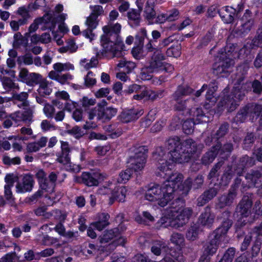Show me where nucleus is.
<instances>
[{
    "mask_svg": "<svg viewBox=\"0 0 262 262\" xmlns=\"http://www.w3.org/2000/svg\"><path fill=\"white\" fill-rule=\"evenodd\" d=\"M121 28V26L118 23L105 26L103 28L104 34L101 36V42L103 47L102 54L103 56L112 58L123 56L124 45L122 42H117Z\"/></svg>",
    "mask_w": 262,
    "mask_h": 262,
    "instance_id": "obj_1",
    "label": "nucleus"
},
{
    "mask_svg": "<svg viewBox=\"0 0 262 262\" xmlns=\"http://www.w3.org/2000/svg\"><path fill=\"white\" fill-rule=\"evenodd\" d=\"M154 159L158 163V169L164 172L166 167V171H169L174 166L173 163H182L188 162L191 157V155L184 146L181 147V149L172 150L171 152L166 154V150L163 147H158L153 154Z\"/></svg>",
    "mask_w": 262,
    "mask_h": 262,
    "instance_id": "obj_2",
    "label": "nucleus"
},
{
    "mask_svg": "<svg viewBox=\"0 0 262 262\" xmlns=\"http://www.w3.org/2000/svg\"><path fill=\"white\" fill-rule=\"evenodd\" d=\"M166 170V168L165 170ZM168 170L169 171L162 172L159 170L157 172L158 176L166 179V182L163 183L164 185H167L166 188L170 187L172 189V195L173 198L176 193L182 196L187 195L191 189V179L189 178L182 183L184 178L182 174L171 172V169Z\"/></svg>",
    "mask_w": 262,
    "mask_h": 262,
    "instance_id": "obj_3",
    "label": "nucleus"
},
{
    "mask_svg": "<svg viewBox=\"0 0 262 262\" xmlns=\"http://www.w3.org/2000/svg\"><path fill=\"white\" fill-rule=\"evenodd\" d=\"M167 185L163 184L161 186L153 184L149 186L145 194V198L151 202H157L161 207H164L171 201L173 198L172 195V189L166 187Z\"/></svg>",
    "mask_w": 262,
    "mask_h": 262,
    "instance_id": "obj_4",
    "label": "nucleus"
},
{
    "mask_svg": "<svg viewBox=\"0 0 262 262\" xmlns=\"http://www.w3.org/2000/svg\"><path fill=\"white\" fill-rule=\"evenodd\" d=\"M144 48L147 52L151 53L150 59L148 64H147L149 67V70L158 72L163 70L167 71L168 68L170 69H172V67H171L170 65L164 61L165 56L164 53L160 49L158 48L154 44V41L148 40V42L145 45Z\"/></svg>",
    "mask_w": 262,
    "mask_h": 262,
    "instance_id": "obj_5",
    "label": "nucleus"
},
{
    "mask_svg": "<svg viewBox=\"0 0 262 262\" xmlns=\"http://www.w3.org/2000/svg\"><path fill=\"white\" fill-rule=\"evenodd\" d=\"M245 96V90L242 86L238 85L233 88L230 94L225 95L219 103V106L226 108L228 112L234 111L239 105V102Z\"/></svg>",
    "mask_w": 262,
    "mask_h": 262,
    "instance_id": "obj_6",
    "label": "nucleus"
},
{
    "mask_svg": "<svg viewBox=\"0 0 262 262\" xmlns=\"http://www.w3.org/2000/svg\"><path fill=\"white\" fill-rule=\"evenodd\" d=\"M133 151L134 155L130 156L128 163L135 171L141 170L146 161L148 149L146 146H141L134 148Z\"/></svg>",
    "mask_w": 262,
    "mask_h": 262,
    "instance_id": "obj_7",
    "label": "nucleus"
},
{
    "mask_svg": "<svg viewBox=\"0 0 262 262\" xmlns=\"http://www.w3.org/2000/svg\"><path fill=\"white\" fill-rule=\"evenodd\" d=\"M228 47L225 49V52H222L220 56V61L213 66V73L221 77L228 75V69L233 64V60L229 57L230 50L226 51Z\"/></svg>",
    "mask_w": 262,
    "mask_h": 262,
    "instance_id": "obj_8",
    "label": "nucleus"
},
{
    "mask_svg": "<svg viewBox=\"0 0 262 262\" xmlns=\"http://www.w3.org/2000/svg\"><path fill=\"white\" fill-rule=\"evenodd\" d=\"M192 213L191 208H183L180 210V213L174 219L168 220V224L165 225V227L170 226L175 229L181 228L188 222Z\"/></svg>",
    "mask_w": 262,
    "mask_h": 262,
    "instance_id": "obj_9",
    "label": "nucleus"
},
{
    "mask_svg": "<svg viewBox=\"0 0 262 262\" xmlns=\"http://www.w3.org/2000/svg\"><path fill=\"white\" fill-rule=\"evenodd\" d=\"M61 151L57 155V161L63 165H67L70 169L73 170L74 172H78L80 171V167L78 165H73L72 168L71 159L69 157L70 151L69 145L67 143H61Z\"/></svg>",
    "mask_w": 262,
    "mask_h": 262,
    "instance_id": "obj_10",
    "label": "nucleus"
},
{
    "mask_svg": "<svg viewBox=\"0 0 262 262\" xmlns=\"http://www.w3.org/2000/svg\"><path fill=\"white\" fill-rule=\"evenodd\" d=\"M238 10L229 6L223 7L219 9L218 13L222 20L226 24L232 23L235 17H237L241 11L243 10L242 6H238Z\"/></svg>",
    "mask_w": 262,
    "mask_h": 262,
    "instance_id": "obj_11",
    "label": "nucleus"
},
{
    "mask_svg": "<svg viewBox=\"0 0 262 262\" xmlns=\"http://www.w3.org/2000/svg\"><path fill=\"white\" fill-rule=\"evenodd\" d=\"M19 78L22 82L31 86L39 84L42 79V76L39 74L29 73L26 68L20 69Z\"/></svg>",
    "mask_w": 262,
    "mask_h": 262,
    "instance_id": "obj_12",
    "label": "nucleus"
},
{
    "mask_svg": "<svg viewBox=\"0 0 262 262\" xmlns=\"http://www.w3.org/2000/svg\"><path fill=\"white\" fill-rule=\"evenodd\" d=\"M251 193H247L236 206V211L239 213L242 217H247L251 213V208L252 206Z\"/></svg>",
    "mask_w": 262,
    "mask_h": 262,
    "instance_id": "obj_13",
    "label": "nucleus"
},
{
    "mask_svg": "<svg viewBox=\"0 0 262 262\" xmlns=\"http://www.w3.org/2000/svg\"><path fill=\"white\" fill-rule=\"evenodd\" d=\"M58 172H51L48 177L39 183V188L46 192H52L56 186Z\"/></svg>",
    "mask_w": 262,
    "mask_h": 262,
    "instance_id": "obj_14",
    "label": "nucleus"
},
{
    "mask_svg": "<svg viewBox=\"0 0 262 262\" xmlns=\"http://www.w3.org/2000/svg\"><path fill=\"white\" fill-rule=\"evenodd\" d=\"M143 114V111L141 109L125 110L122 112L119 118L123 123H128L137 120Z\"/></svg>",
    "mask_w": 262,
    "mask_h": 262,
    "instance_id": "obj_15",
    "label": "nucleus"
},
{
    "mask_svg": "<svg viewBox=\"0 0 262 262\" xmlns=\"http://www.w3.org/2000/svg\"><path fill=\"white\" fill-rule=\"evenodd\" d=\"M236 196L237 192L229 189L227 193H225L218 198L217 207L222 209L226 206H230L233 203Z\"/></svg>",
    "mask_w": 262,
    "mask_h": 262,
    "instance_id": "obj_16",
    "label": "nucleus"
},
{
    "mask_svg": "<svg viewBox=\"0 0 262 262\" xmlns=\"http://www.w3.org/2000/svg\"><path fill=\"white\" fill-rule=\"evenodd\" d=\"M34 183L33 177L30 174L24 176L22 182H18L16 185V191L23 193L32 190Z\"/></svg>",
    "mask_w": 262,
    "mask_h": 262,
    "instance_id": "obj_17",
    "label": "nucleus"
},
{
    "mask_svg": "<svg viewBox=\"0 0 262 262\" xmlns=\"http://www.w3.org/2000/svg\"><path fill=\"white\" fill-rule=\"evenodd\" d=\"M85 24L88 27V28L82 32L83 36L85 37L92 40L94 34L93 33V30L95 29L98 24V18L94 15H90L87 17Z\"/></svg>",
    "mask_w": 262,
    "mask_h": 262,
    "instance_id": "obj_18",
    "label": "nucleus"
},
{
    "mask_svg": "<svg viewBox=\"0 0 262 262\" xmlns=\"http://www.w3.org/2000/svg\"><path fill=\"white\" fill-rule=\"evenodd\" d=\"M253 232L256 234V235L255 236L253 246L251 248L252 255L256 256L260 251L262 243V239L259 236L262 235V222L259 226L254 228Z\"/></svg>",
    "mask_w": 262,
    "mask_h": 262,
    "instance_id": "obj_19",
    "label": "nucleus"
},
{
    "mask_svg": "<svg viewBox=\"0 0 262 262\" xmlns=\"http://www.w3.org/2000/svg\"><path fill=\"white\" fill-rule=\"evenodd\" d=\"M219 192V187H215L210 188L205 191L197 199V205L199 206H203L209 201L215 197Z\"/></svg>",
    "mask_w": 262,
    "mask_h": 262,
    "instance_id": "obj_20",
    "label": "nucleus"
},
{
    "mask_svg": "<svg viewBox=\"0 0 262 262\" xmlns=\"http://www.w3.org/2000/svg\"><path fill=\"white\" fill-rule=\"evenodd\" d=\"M231 214L230 211L225 210L217 215V220L221 221L222 223L217 229H220L224 232L227 233L233 224L232 220L230 219Z\"/></svg>",
    "mask_w": 262,
    "mask_h": 262,
    "instance_id": "obj_21",
    "label": "nucleus"
},
{
    "mask_svg": "<svg viewBox=\"0 0 262 262\" xmlns=\"http://www.w3.org/2000/svg\"><path fill=\"white\" fill-rule=\"evenodd\" d=\"M214 215L211 212L210 208L207 206L200 215L198 223L203 226L210 227L214 222Z\"/></svg>",
    "mask_w": 262,
    "mask_h": 262,
    "instance_id": "obj_22",
    "label": "nucleus"
},
{
    "mask_svg": "<svg viewBox=\"0 0 262 262\" xmlns=\"http://www.w3.org/2000/svg\"><path fill=\"white\" fill-rule=\"evenodd\" d=\"M241 169V168H238L236 165L227 166L222 177V180L224 181V184L228 185L235 174L238 176L243 175Z\"/></svg>",
    "mask_w": 262,
    "mask_h": 262,
    "instance_id": "obj_23",
    "label": "nucleus"
},
{
    "mask_svg": "<svg viewBox=\"0 0 262 262\" xmlns=\"http://www.w3.org/2000/svg\"><path fill=\"white\" fill-rule=\"evenodd\" d=\"M101 175L97 172H83L81 175L82 182L89 187L97 186Z\"/></svg>",
    "mask_w": 262,
    "mask_h": 262,
    "instance_id": "obj_24",
    "label": "nucleus"
},
{
    "mask_svg": "<svg viewBox=\"0 0 262 262\" xmlns=\"http://www.w3.org/2000/svg\"><path fill=\"white\" fill-rule=\"evenodd\" d=\"M182 146H184V141H182L180 137L177 136L170 137L165 142V147L168 150L166 151V154L171 152L172 150L181 149Z\"/></svg>",
    "mask_w": 262,
    "mask_h": 262,
    "instance_id": "obj_25",
    "label": "nucleus"
},
{
    "mask_svg": "<svg viewBox=\"0 0 262 262\" xmlns=\"http://www.w3.org/2000/svg\"><path fill=\"white\" fill-rule=\"evenodd\" d=\"M221 148V143L218 142L217 144L212 146L210 150L206 152L202 158V162L204 165H208L211 163L217 155L219 152Z\"/></svg>",
    "mask_w": 262,
    "mask_h": 262,
    "instance_id": "obj_26",
    "label": "nucleus"
},
{
    "mask_svg": "<svg viewBox=\"0 0 262 262\" xmlns=\"http://www.w3.org/2000/svg\"><path fill=\"white\" fill-rule=\"evenodd\" d=\"M127 192V189L124 186L117 187L113 190L112 195L109 200V204L112 205L115 201L119 202L125 201V198Z\"/></svg>",
    "mask_w": 262,
    "mask_h": 262,
    "instance_id": "obj_27",
    "label": "nucleus"
},
{
    "mask_svg": "<svg viewBox=\"0 0 262 262\" xmlns=\"http://www.w3.org/2000/svg\"><path fill=\"white\" fill-rule=\"evenodd\" d=\"M187 114L192 115L193 117L192 120L198 124L209 121L208 117L204 114L201 108L197 107L188 110Z\"/></svg>",
    "mask_w": 262,
    "mask_h": 262,
    "instance_id": "obj_28",
    "label": "nucleus"
},
{
    "mask_svg": "<svg viewBox=\"0 0 262 262\" xmlns=\"http://www.w3.org/2000/svg\"><path fill=\"white\" fill-rule=\"evenodd\" d=\"M193 92V90L187 85H180L172 95L175 101H179L184 96L189 95Z\"/></svg>",
    "mask_w": 262,
    "mask_h": 262,
    "instance_id": "obj_29",
    "label": "nucleus"
},
{
    "mask_svg": "<svg viewBox=\"0 0 262 262\" xmlns=\"http://www.w3.org/2000/svg\"><path fill=\"white\" fill-rule=\"evenodd\" d=\"M227 233L223 231L221 229L216 228L210 234L207 242L213 246H219V242L221 241L222 238L225 239L227 237Z\"/></svg>",
    "mask_w": 262,
    "mask_h": 262,
    "instance_id": "obj_30",
    "label": "nucleus"
},
{
    "mask_svg": "<svg viewBox=\"0 0 262 262\" xmlns=\"http://www.w3.org/2000/svg\"><path fill=\"white\" fill-rule=\"evenodd\" d=\"M119 230L120 229L118 228H115L105 231L104 234L99 237V243L100 244H105L109 242L120 234Z\"/></svg>",
    "mask_w": 262,
    "mask_h": 262,
    "instance_id": "obj_31",
    "label": "nucleus"
},
{
    "mask_svg": "<svg viewBox=\"0 0 262 262\" xmlns=\"http://www.w3.org/2000/svg\"><path fill=\"white\" fill-rule=\"evenodd\" d=\"M254 157H249L245 155L241 158L238 161V163L236 165L238 168H241L242 170V173L244 172V170L246 167H252L255 164Z\"/></svg>",
    "mask_w": 262,
    "mask_h": 262,
    "instance_id": "obj_32",
    "label": "nucleus"
},
{
    "mask_svg": "<svg viewBox=\"0 0 262 262\" xmlns=\"http://www.w3.org/2000/svg\"><path fill=\"white\" fill-rule=\"evenodd\" d=\"M28 97V94L26 92H21L20 93H14L12 96V100L15 103H16L17 101L20 102V104H18L19 107L25 108L29 105V102L27 100Z\"/></svg>",
    "mask_w": 262,
    "mask_h": 262,
    "instance_id": "obj_33",
    "label": "nucleus"
},
{
    "mask_svg": "<svg viewBox=\"0 0 262 262\" xmlns=\"http://www.w3.org/2000/svg\"><path fill=\"white\" fill-rule=\"evenodd\" d=\"M203 253L201 256L202 259H210V256H212L216 253L218 249V246H213L207 242L203 246Z\"/></svg>",
    "mask_w": 262,
    "mask_h": 262,
    "instance_id": "obj_34",
    "label": "nucleus"
},
{
    "mask_svg": "<svg viewBox=\"0 0 262 262\" xmlns=\"http://www.w3.org/2000/svg\"><path fill=\"white\" fill-rule=\"evenodd\" d=\"M184 146L186 149H190L189 152L191 155H192V154L201 150L203 148L202 144H197L194 141L190 138L184 141Z\"/></svg>",
    "mask_w": 262,
    "mask_h": 262,
    "instance_id": "obj_35",
    "label": "nucleus"
},
{
    "mask_svg": "<svg viewBox=\"0 0 262 262\" xmlns=\"http://www.w3.org/2000/svg\"><path fill=\"white\" fill-rule=\"evenodd\" d=\"M140 12L139 10L132 9L127 13L129 23L132 26L139 25L141 20Z\"/></svg>",
    "mask_w": 262,
    "mask_h": 262,
    "instance_id": "obj_36",
    "label": "nucleus"
},
{
    "mask_svg": "<svg viewBox=\"0 0 262 262\" xmlns=\"http://www.w3.org/2000/svg\"><path fill=\"white\" fill-rule=\"evenodd\" d=\"M143 12V16L149 22L152 21L155 18L156 13L154 9V5L150 2V0H147Z\"/></svg>",
    "mask_w": 262,
    "mask_h": 262,
    "instance_id": "obj_37",
    "label": "nucleus"
},
{
    "mask_svg": "<svg viewBox=\"0 0 262 262\" xmlns=\"http://www.w3.org/2000/svg\"><path fill=\"white\" fill-rule=\"evenodd\" d=\"M253 25V19H248L241 24L240 28L235 30V34L238 36H243L249 32Z\"/></svg>",
    "mask_w": 262,
    "mask_h": 262,
    "instance_id": "obj_38",
    "label": "nucleus"
},
{
    "mask_svg": "<svg viewBox=\"0 0 262 262\" xmlns=\"http://www.w3.org/2000/svg\"><path fill=\"white\" fill-rule=\"evenodd\" d=\"M17 14L21 17L18 19L20 25L27 24L31 17L29 11L25 7H19L17 11Z\"/></svg>",
    "mask_w": 262,
    "mask_h": 262,
    "instance_id": "obj_39",
    "label": "nucleus"
},
{
    "mask_svg": "<svg viewBox=\"0 0 262 262\" xmlns=\"http://www.w3.org/2000/svg\"><path fill=\"white\" fill-rule=\"evenodd\" d=\"M129 168L125 169V170L122 171L119 174V177L117 179V182L119 183H125L130 178L132 175L133 173L134 168H132L130 166V164L129 166Z\"/></svg>",
    "mask_w": 262,
    "mask_h": 262,
    "instance_id": "obj_40",
    "label": "nucleus"
},
{
    "mask_svg": "<svg viewBox=\"0 0 262 262\" xmlns=\"http://www.w3.org/2000/svg\"><path fill=\"white\" fill-rule=\"evenodd\" d=\"M164 90H159L157 91H152L151 90L145 91L146 99L151 101H155L162 98L164 96Z\"/></svg>",
    "mask_w": 262,
    "mask_h": 262,
    "instance_id": "obj_41",
    "label": "nucleus"
},
{
    "mask_svg": "<svg viewBox=\"0 0 262 262\" xmlns=\"http://www.w3.org/2000/svg\"><path fill=\"white\" fill-rule=\"evenodd\" d=\"M254 233H249L248 234L245 235L244 236V239L243 242L241 243L240 249L242 251H246L248 248L250 246L251 243H254ZM253 244H252V245Z\"/></svg>",
    "mask_w": 262,
    "mask_h": 262,
    "instance_id": "obj_42",
    "label": "nucleus"
},
{
    "mask_svg": "<svg viewBox=\"0 0 262 262\" xmlns=\"http://www.w3.org/2000/svg\"><path fill=\"white\" fill-rule=\"evenodd\" d=\"M170 240L172 244L179 247H183L185 244V238L183 235L177 232L173 233L171 234Z\"/></svg>",
    "mask_w": 262,
    "mask_h": 262,
    "instance_id": "obj_43",
    "label": "nucleus"
},
{
    "mask_svg": "<svg viewBox=\"0 0 262 262\" xmlns=\"http://www.w3.org/2000/svg\"><path fill=\"white\" fill-rule=\"evenodd\" d=\"M28 43V40L22 36L19 32L15 33L14 35L13 47L19 48L20 46L26 47Z\"/></svg>",
    "mask_w": 262,
    "mask_h": 262,
    "instance_id": "obj_44",
    "label": "nucleus"
},
{
    "mask_svg": "<svg viewBox=\"0 0 262 262\" xmlns=\"http://www.w3.org/2000/svg\"><path fill=\"white\" fill-rule=\"evenodd\" d=\"M229 124L227 122L222 123L219 127L218 130L214 134L215 140H218L220 138L224 137L228 132Z\"/></svg>",
    "mask_w": 262,
    "mask_h": 262,
    "instance_id": "obj_45",
    "label": "nucleus"
},
{
    "mask_svg": "<svg viewBox=\"0 0 262 262\" xmlns=\"http://www.w3.org/2000/svg\"><path fill=\"white\" fill-rule=\"evenodd\" d=\"M262 177V168L256 170H251L245 176L246 180H250L255 185L257 179Z\"/></svg>",
    "mask_w": 262,
    "mask_h": 262,
    "instance_id": "obj_46",
    "label": "nucleus"
},
{
    "mask_svg": "<svg viewBox=\"0 0 262 262\" xmlns=\"http://www.w3.org/2000/svg\"><path fill=\"white\" fill-rule=\"evenodd\" d=\"M250 106L247 105L243 108L241 109L236 114L235 120L237 122H244L249 113Z\"/></svg>",
    "mask_w": 262,
    "mask_h": 262,
    "instance_id": "obj_47",
    "label": "nucleus"
},
{
    "mask_svg": "<svg viewBox=\"0 0 262 262\" xmlns=\"http://www.w3.org/2000/svg\"><path fill=\"white\" fill-rule=\"evenodd\" d=\"M53 68L56 71L61 72L62 71H69L71 70H73L74 67L70 63H62L58 62L53 65Z\"/></svg>",
    "mask_w": 262,
    "mask_h": 262,
    "instance_id": "obj_48",
    "label": "nucleus"
},
{
    "mask_svg": "<svg viewBox=\"0 0 262 262\" xmlns=\"http://www.w3.org/2000/svg\"><path fill=\"white\" fill-rule=\"evenodd\" d=\"M196 124V122L192 119L186 120L182 125L184 132L186 134H191L194 129V125Z\"/></svg>",
    "mask_w": 262,
    "mask_h": 262,
    "instance_id": "obj_49",
    "label": "nucleus"
},
{
    "mask_svg": "<svg viewBox=\"0 0 262 262\" xmlns=\"http://www.w3.org/2000/svg\"><path fill=\"white\" fill-rule=\"evenodd\" d=\"M167 247L166 244L162 241L155 242L151 248V252L156 255H160L162 249H165Z\"/></svg>",
    "mask_w": 262,
    "mask_h": 262,
    "instance_id": "obj_50",
    "label": "nucleus"
},
{
    "mask_svg": "<svg viewBox=\"0 0 262 262\" xmlns=\"http://www.w3.org/2000/svg\"><path fill=\"white\" fill-rule=\"evenodd\" d=\"M199 229L197 225L194 224L191 226L186 233V238L188 240L194 241L198 235Z\"/></svg>",
    "mask_w": 262,
    "mask_h": 262,
    "instance_id": "obj_51",
    "label": "nucleus"
},
{
    "mask_svg": "<svg viewBox=\"0 0 262 262\" xmlns=\"http://www.w3.org/2000/svg\"><path fill=\"white\" fill-rule=\"evenodd\" d=\"M106 130L111 133L112 138L118 137L122 134V129L116 124L108 125L106 128Z\"/></svg>",
    "mask_w": 262,
    "mask_h": 262,
    "instance_id": "obj_52",
    "label": "nucleus"
},
{
    "mask_svg": "<svg viewBox=\"0 0 262 262\" xmlns=\"http://www.w3.org/2000/svg\"><path fill=\"white\" fill-rule=\"evenodd\" d=\"M177 103L174 105V108L176 111L179 112H182V114L184 115H187V111L189 108H187L186 102L188 100H185L184 101L180 99L179 101H176Z\"/></svg>",
    "mask_w": 262,
    "mask_h": 262,
    "instance_id": "obj_53",
    "label": "nucleus"
},
{
    "mask_svg": "<svg viewBox=\"0 0 262 262\" xmlns=\"http://www.w3.org/2000/svg\"><path fill=\"white\" fill-rule=\"evenodd\" d=\"M2 83L6 90L18 89V86L9 77H4L2 79Z\"/></svg>",
    "mask_w": 262,
    "mask_h": 262,
    "instance_id": "obj_54",
    "label": "nucleus"
},
{
    "mask_svg": "<svg viewBox=\"0 0 262 262\" xmlns=\"http://www.w3.org/2000/svg\"><path fill=\"white\" fill-rule=\"evenodd\" d=\"M39 88L38 89V92L41 95H49L52 92L50 88H49L47 81L42 79L41 82L39 83Z\"/></svg>",
    "mask_w": 262,
    "mask_h": 262,
    "instance_id": "obj_55",
    "label": "nucleus"
},
{
    "mask_svg": "<svg viewBox=\"0 0 262 262\" xmlns=\"http://www.w3.org/2000/svg\"><path fill=\"white\" fill-rule=\"evenodd\" d=\"M184 205V200L180 198H178L171 204V208L172 212H178L180 211L181 208L183 207Z\"/></svg>",
    "mask_w": 262,
    "mask_h": 262,
    "instance_id": "obj_56",
    "label": "nucleus"
},
{
    "mask_svg": "<svg viewBox=\"0 0 262 262\" xmlns=\"http://www.w3.org/2000/svg\"><path fill=\"white\" fill-rule=\"evenodd\" d=\"M117 113V109L111 107H106L102 113V119L110 120Z\"/></svg>",
    "mask_w": 262,
    "mask_h": 262,
    "instance_id": "obj_57",
    "label": "nucleus"
},
{
    "mask_svg": "<svg viewBox=\"0 0 262 262\" xmlns=\"http://www.w3.org/2000/svg\"><path fill=\"white\" fill-rule=\"evenodd\" d=\"M96 83V80L94 78L93 73L89 71L84 77V85L88 88H92Z\"/></svg>",
    "mask_w": 262,
    "mask_h": 262,
    "instance_id": "obj_58",
    "label": "nucleus"
},
{
    "mask_svg": "<svg viewBox=\"0 0 262 262\" xmlns=\"http://www.w3.org/2000/svg\"><path fill=\"white\" fill-rule=\"evenodd\" d=\"M149 67L147 65L142 68L141 70L140 77L143 80H149L151 78V73L155 72L154 71L149 70Z\"/></svg>",
    "mask_w": 262,
    "mask_h": 262,
    "instance_id": "obj_59",
    "label": "nucleus"
},
{
    "mask_svg": "<svg viewBox=\"0 0 262 262\" xmlns=\"http://www.w3.org/2000/svg\"><path fill=\"white\" fill-rule=\"evenodd\" d=\"M43 111L48 119H52L54 117L55 109L52 105L49 103H45Z\"/></svg>",
    "mask_w": 262,
    "mask_h": 262,
    "instance_id": "obj_60",
    "label": "nucleus"
},
{
    "mask_svg": "<svg viewBox=\"0 0 262 262\" xmlns=\"http://www.w3.org/2000/svg\"><path fill=\"white\" fill-rule=\"evenodd\" d=\"M11 187L8 185L5 186V199L8 204H9L11 206L14 205V198L12 195V193L11 190Z\"/></svg>",
    "mask_w": 262,
    "mask_h": 262,
    "instance_id": "obj_61",
    "label": "nucleus"
},
{
    "mask_svg": "<svg viewBox=\"0 0 262 262\" xmlns=\"http://www.w3.org/2000/svg\"><path fill=\"white\" fill-rule=\"evenodd\" d=\"M191 188L194 189H199L202 187L204 183V177L202 175H198L193 180H192Z\"/></svg>",
    "mask_w": 262,
    "mask_h": 262,
    "instance_id": "obj_62",
    "label": "nucleus"
},
{
    "mask_svg": "<svg viewBox=\"0 0 262 262\" xmlns=\"http://www.w3.org/2000/svg\"><path fill=\"white\" fill-rule=\"evenodd\" d=\"M20 255L16 254V252L8 253L1 258V262H15L20 258Z\"/></svg>",
    "mask_w": 262,
    "mask_h": 262,
    "instance_id": "obj_63",
    "label": "nucleus"
},
{
    "mask_svg": "<svg viewBox=\"0 0 262 262\" xmlns=\"http://www.w3.org/2000/svg\"><path fill=\"white\" fill-rule=\"evenodd\" d=\"M3 161L5 165H11L19 164L20 163V159L18 157L11 158L8 156H4L3 158Z\"/></svg>",
    "mask_w": 262,
    "mask_h": 262,
    "instance_id": "obj_64",
    "label": "nucleus"
}]
</instances>
